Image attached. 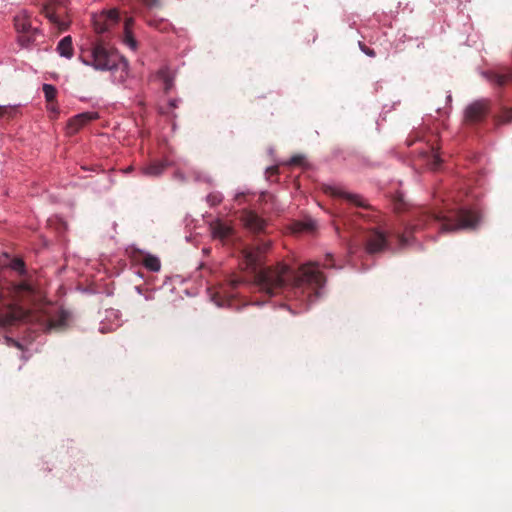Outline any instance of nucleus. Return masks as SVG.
I'll list each match as a JSON object with an SVG mask.
<instances>
[{
    "mask_svg": "<svg viewBox=\"0 0 512 512\" xmlns=\"http://www.w3.org/2000/svg\"><path fill=\"white\" fill-rule=\"evenodd\" d=\"M271 243L270 240L258 239L255 244L245 247L242 251L247 268L255 273L259 290L268 296H273L287 289L302 303L314 302L326 282L325 276L319 270L320 264L308 262L297 270H293L284 263H278L274 267L260 269L265 262V255ZM332 260L333 256L327 254L321 267H333Z\"/></svg>",
    "mask_w": 512,
    "mask_h": 512,
    "instance_id": "nucleus-1",
    "label": "nucleus"
},
{
    "mask_svg": "<svg viewBox=\"0 0 512 512\" xmlns=\"http://www.w3.org/2000/svg\"><path fill=\"white\" fill-rule=\"evenodd\" d=\"M416 224L408 225L404 233L396 234V239L400 247L409 244L408 234L417 229L435 225L441 232H451L463 228H474L478 223V216L474 212L465 209H459L451 215H445L441 211H431L427 208H420L414 215Z\"/></svg>",
    "mask_w": 512,
    "mask_h": 512,
    "instance_id": "nucleus-2",
    "label": "nucleus"
},
{
    "mask_svg": "<svg viewBox=\"0 0 512 512\" xmlns=\"http://www.w3.org/2000/svg\"><path fill=\"white\" fill-rule=\"evenodd\" d=\"M79 59L85 64L94 67L96 70L113 71L121 69L125 71L128 61L118 54L117 51L106 47L102 42H97L88 49H83Z\"/></svg>",
    "mask_w": 512,
    "mask_h": 512,
    "instance_id": "nucleus-3",
    "label": "nucleus"
},
{
    "mask_svg": "<svg viewBox=\"0 0 512 512\" xmlns=\"http://www.w3.org/2000/svg\"><path fill=\"white\" fill-rule=\"evenodd\" d=\"M70 313L64 309L47 307L37 314V321L46 332L63 331L68 327Z\"/></svg>",
    "mask_w": 512,
    "mask_h": 512,
    "instance_id": "nucleus-4",
    "label": "nucleus"
},
{
    "mask_svg": "<svg viewBox=\"0 0 512 512\" xmlns=\"http://www.w3.org/2000/svg\"><path fill=\"white\" fill-rule=\"evenodd\" d=\"M364 244L368 254L382 253L389 247L388 236L378 228H370L365 233Z\"/></svg>",
    "mask_w": 512,
    "mask_h": 512,
    "instance_id": "nucleus-5",
    "label": "nucleus"
},
{
    "mask_svg": "<svg viewBox=\"0 0 512 512\" xmlns=\"http://www.w3.org/2000/svg\"><path fill=\"white\" fill-rule=\"evenodd\" d=\"M491 110V101L489 99H480L469 104L464 112L465 122L476 124L482 122Z\"/></svg>",
    "mask_w": 512,
    "mask_h": 512,
    "instance_id": "nucleus-6",
    "label": "nucleus"
},
{
    "mask_svg": "<svg viewBox=\"0 0 512 512\" xmlns=\"http://www.w3.org/2000/svg\"><path fill=\"white\" fill-rule=\"evenodd\" d=\"M120 20L119 12L117 9L103 11L98 15L93 16V26L97 34L109 33L118 25Z\"/></svg>",
    "mask_w": 512,
    "mask_h": 512,
    "instance_id": "nucleus-7",
    "label": "nucleus"
},
{
    "mask_svg": "<svg viewBox=\"0 0 512 512\" xmlns=\"http://www.w3.org/2000/svg\"><path fill=\"white\" fill-rule=\"evenodd\" d=\"M10 294L17 302L29 304L37 299L35 287L27 280L18 283H10Z\"/></svg>",
    "mask_w": 512,
    "mask_h": 512,
    "instance_id": "nucleus-8",
    "label": "nucleus"
},
{
    "mask_svg": "<svg viewBox=\"0 0 512 512\" xmlns=\"http://www.w3.org/2000/svg\"><path fill=\"white\" fill-rule=\"evenodd\" d=\"M28 318V311L18 305H10L0 311V326H9Z\"/></svg>",
    "mask_w": 512,
    "mask_h": 512,
    "instance_id": "nucleus-9",
    "label": "nucleus"
},
{
    "mask_svg": "<svg viewBox=\"0 0 512 512\" xmlns=\"http://www.w3.org/2000/svg\"><path fill=\"white\" fill-rule=\"evenodd\" d=\"M241 220L244 226L253 233L265 231L266 221L253 211H244Z\"/></svg>",
    "mask_w": 512,
    "mask_h": 512,
    "instance_id": "nucleus-10",
    "label": "nucleus"
},
{
    "mask_svg": "<svg viewBox=\"0 0 512 512\" xmlns=\"http://www.w3.org/2000/svg\"><path fill=\"white\" fill-rule=\"evenodd\" d=\"M99 115L97 112H83L80 113L71 119H69L67 124V129L70 134L77 133L83 126L87 123L98 119Z\"/></svg>",
    "mask_w": 512,
    "mask_h": 512,
    "instance_id": "nucleus-11",
    "label": "nucleus"
},
{
    "mask_svg": "<svg viewBox=\"0 0 512 512\" xmlns=\"http://www.w3.org/2000/svg\"><path fill=\"white\" fill-rule=\"evenodd\" d=\"M327 194H330L334 197H340L346 199L348 202L363 208H369V206L363 201L362 197L358 194H352L334 187H327L325 189Z\"/></svg>",
    "mask_w": 512,
    "mask_h": 512,
    "instance_id": "nucleus-12",
    "label": "nucleus"
},
{
    "mask_svg": "<svg viewBox=\"0 0 512 512\" xmlns=\"http://www.w3.org/2000/svg\"><path fill=\"white\" fill-rule=\"evenodd\" d=\"M210 228H211L213 237L218 238L221 241L227 240L233 234V228L229 224H227L221 220H217V221L213 222L210 225Z\"/></svg>",
    "mask_w": 512,
    "mask_h": 512,
    "instance_id": "nucleus-13",
    "label": "nucleus"
},
{
    "mask_svg": "<svg viewBox=\"0 0 512 512\" xmlns=\"http://www.w3.org/2000/svg\"><path fill=\"white\" fill-rule=\"evenodd\" d=\"M14 27L18 34L28 33L35 29L32 27L30 17L25 11L20 12L14 17Z\"/></svg>",
    "mask_w": 512,
    "mask_h": 512,
    "instance_id": "nucleus-14",
    "label": "nucleus"
},
{
    "mask_svg": "<svg viewBox=\"0 0 512 512\" xmlns=\"http://www.w3.org/2000/svg\"><path fill=\"white\" fill-rule=\"evenodd\" d=\"M42 13L53 25L58 28L59 31H64L68 28V22L62 19L61 16L57 14L52 7L45 6Z\"/></svg>",
    "mask_w": 512,
    "mask_h": 512,
    "instance_id": "nucleus-15",
    "label": "nucleus"
},
{
    "mask_svg": "<svg viewBox=\"0 0 512 512\" xmlns=\"http://www.w3.org/2000/svg\"><path fill=\"white\" fill-rule=\"evenodd\" d=\"M134 25V19L132 17L126 18L124 22V36H123V42L132 50H135L137 48V41L135 40L133 33H132V27Z\"/></svg>",
    "mask_w": 512,
    "mask_h": 512,
    "instance_id": "nucleus-16",
    "label": "nucleus"
},
{
    "mask_svg": "<svg viewBox=\"0 0 512 512\" xmlns=\"http://www.w3.org/2000/svg\"><path fill=\"white\" fill-rule=\"evenodd\" d=\"M57 52L66 58L73 56V45L71 36H66L61 39L57 45Z\"/></svg>",
    "mask_w": 512,
    "mask_h": 512,
    "instance_id": "nucleus-17",
    "label": "nucleus"
},
{
    "mask_svg": "<svg viewBox=\"0 0 512 512\" xmlns=\"http://www.w3.org/2000/svg\"><path fill=\"white\" fill-rule=\"evenodd\" d=\"M493 122L496 127L511 123L512 108L502 107L500 112L493 116Z\"/></svg>",
    "mask_w": 512,
    "mask_h": 512,
    "instance_id": "nucleus-18",
    "label": "nucleus"
},
{
    "mask_svg": "<svg viewBox=\"0 0 512 512\" xmlns=\"http://www.w3.org/2000/svg\"><path fill=\"white\" fill-rule=\"evenodd\" d=\"M38 34H39V30L37 28L31 30L28 33H20V34H18V43H19V45L21 47H23V48L30 47L36 41V37H37Z\"/></svg>",
    "mask_w": 512,
    "mask_h": 512,
    "instance_id": "nucleus-19",
    "label": "nucleus"
},
{
    "mask_svg": "<svg viewBox=\"0 0 512 512\" xmlns=\"http://www.w3.org/2000/svg\"><path fill=\"white\" fill-rule=\"evenodd\" d=\"M337 217L338 221L345 227L352 228L354 223H356V219L364 217V215L360 213H341Z\"/></svg>",
    "mask_w": 512,
    "mask_h": 512,
    "instance_id": "nucleus-20",
    "label": "nucleus"
},
{
    "mask_svg": "<svg viewBox=\"0 0 512 512\" xmlns=\"http://www.w3.org/2000/svg\"><path fill=\"white\" fill-rule=\"evenodd\" d=\"M166 165L162 162H154L143 168V173L148 176H159L165 170Z\"/></svg>",
    "mask_w": 512,
    "mask_h": 512,
    "instance_id": "nucleus-21",
    "label": "nucleus"
},
{
    "mask_svg": "<svg viewBox=\"0 0 512 512\" xmlns=\"http://www.w3.org/2000/svg\"><path fill=\"white\" fill-rule=\"evenodd\" d=\"M143 265L146 269L152 272H158L161 269L159 258L149 254L144 257Z\"/></svg>",
    "mask_w": 512,
    "mask_h": 512,
    "instance_id": "nucleus-22",
    "label": "nucleus"
},
{
    "mask_svg": "<svg viewBox=\"0 0 512 512\" xmlns=\"http://www.w3.org/2000/svg\"><path fill=\"white\" fill-rule=\"evenodd\" d=\"M145 20L149 26L154 27L160 31H166L170 26V24L164 19H156L148 15L145 16Z\"/></svg>",
    "mask_w": 512,
    "mask_h": 512,
    "instance_id": "nucleus-23",
    "label": "nucleus"
},
{
    "mask_svg": "<svg viewBox=\"0 0 512 512\" xmlns=\"http://www.w3.org/2000/svg\"><path fill=\"white\" fill-rule=\"evenodd\" d=\"M42 89H43V93H44L46 101L50 105H53L56 100L57 89L51 84H44Z\"/></svg>",
    "mask_w": 512,
    "mask_h": 512,
    "instance_id": "nucleus-24",
    "label": "nucleus"
},
{
    "mask_svg": "<svg viewBox=\"0 0 512 512\" xmlns=\"http://www.w3.org/2000/svg\"><path fill=\"white\" fill-rule=\"evenodd\" d=\"M490 81L493 84L502 87L505 86L510 81H512V74H493L490 77Z\"/></svg>",
    "mask_w": 512,
    "mask_h": 512,
    "instance_id": "nucleus-25",
    "label": "nucleus"
},
{
    "mask_svg": "<svg viewBox=\"0 0 512 512\" xmlns=\"http://www.w3.org/2000/svg\"><path fill=\"white\" fill-rule=\"evenodd\" d=\"M158 75L160 79L164 82V89L168 92L173 86V79L167 68H162L159 70Z\"/></svg>",
    "mask_w": 512,
    "mask_h": 512,
    "instance_id": "nucleus-26",
    "label": "nucleus"
},
{
    "mask_svg": "<svg viewBox=\"0 0 512 512\" xmlns=\"http://www.w3.org/2000/svg\"><path fill=\"white\" fill-rule=\"evenodd\" d=\"M240 284H241V281L239 279L229 280L227 287L223 288V291H222L224 296L228 297V298L234 297L233 290H235Z\"/></svg>",
    "mask_w": 512,
    "mask_h": 512,
    "instance_id": "nucleus-27",
    "label": "nucleus"
},
{
    "mask_svg": "<svg viewBox=\"0 0 512 512\" xmlns=\"http://www.w3.org/2000/svg\"><path fill=\"white\" fill-rule=\"evenodd\" d=\"M8 267H10L14 271H17L20 275H23L25 273V263L21 259H10Z\"/></svg>",
    "mask_w": 512,
    "mask_h": 512,
    "instance_id": "nucleus-28",
    "label": "nucleus"
},
{
    "mask_svg": "<svg viewBox=\"0 0 512 512\" xmlns=\"http://www.w3.org/2000/svg\"><path fill=\"white\" fill-rule=\"evenodd\" d=\"M223 200V197L221 194L219 193H210L208 196H207V202L211 205V206H216V205H219Z\"/></svg>",
    "mask_w": 512,
    "mask_h": 512,
    "instance_id": "nucleus-29",
    "label": "nucleus"
},
{
    "mask_svg": "<svg viewBox=\"0 0 512 512\" xmlns=\"http://www.w3.org/2000/svg\"><path fill=\"white\" fill-rule=\"evenodd\" d=\"M12 113H13V108L0 105V118L11 117Z\"/></svg>",
    "mask_w": 512,
    "mask_h": 512,
    "instance_id": "nucleus-30",
    "label": "nucleus"
},
{
    "mask_svg": "<svg viewBox=\"0 0 512 512\" xmlns=\"http://www.w3.org/2000/svg\"><path fill=\"white\" fill-rule=\"evenodd\" d=\"M10 263V257L8 254L4 253L0 255V270L4 268H8V265Z\"/></svg>",
    "mask_w": 512,
    "mask_h": 512,
    "instance_id": "nucleus-31",
    "label": "nucleus"
},
{
    "mask_svg": "<svg viewBox=\"0 0 512 512\" xmlns=\"http://www.w3.org/2000/svg\"><path fill=\"white\" fill-rule=\"evenodd\" d=\"M440 164H441V159H440L439 155L437 153L433 152L431 168L437 169L440 166Z\"/></svg>",
    "mask_w": 512,
    "mask_h": 512,
    "instance_id": "nucleus-32",
    "label": "nucleus"
},
{
    "mask_svg": "<svg viewBox=\"0 0 512 512\" xmlns=\"http://www.w3.org/2000/svg\"><path fill=\"white\" fill-rule=\"evenodd\" d=\"M147 8L160 6V0H140Z\"/></svg>",
    "mask_w": 512,
    "mask_h": 512,
    "instance_id": "nucleus-33",
    "label": "nucleus"
},
{
    "mask_svg": "<svg viewBox=\"0 0 512 512\" xmlns=\"http://www.w3.org/2000/svg\"><path fill=\"white\" fill-rule=\"evenodd\" d=\"M304 160H305V159H304V157H303V156H301V155H295V156H293V157L290 159V162H289V163H290L291 165H298V166H300V165H302V164L304 163Z\"/></svg>",
    "mask_w": 512,
    "mask_h": 512,
    "instance_id": "nucleus-34",
    "label": "nucleus"
},
{
    "mask_svg": "<svg viewBox=\"0 0 512 512\" xmlns=\"http://www.w3.org/2000/svg\"><path fill=\"white\" fill-rule=\"evenodd\" d=\"M129 68V66L127 67ZM113 71H120V75L118 77V81L119 82H123L125 81V79L127 78L128 76V69H126L125 71L121 70V69H114Z\"/></svg>",
    "mask_w": 512,
    "mask_h": 512,
    "instance_id": "nucleus-35",
    "label": "nucleus"
},
{
    "mask_svg": "<svg viewBox=\"0 0 512 512\" xmlns=\"http://www.w3.org/2000/svg\"><path fill=\"white\" fill-rule=\"evenodd\" d=\"M266 174L268 177L274 176L278 174V167L277 166H271L266 169Z\"/></svg>",
    "mask_w": 512,
    "mask_h": 512,
    "instance_id": "nucleus-36",
    "label": "nucleus"
},
{
    "mask_svg": "<svg viewBox=\"0 0 512 512\" xmlns=\"http://www.w3.org/2000/svg\"><path fill=\"white\" fill-rule=\"evenodd\" d=\"M361 49H362V51H363L366 55H368V56H370V57H374V56L376 55V54H375V51H374L373 49L368 48V47H366L365 45H363V46L361 45Z\"/></svg>",
    "mask_w": 512,
    "mask_h": 512,
    "instance_id": "nucleus-37",
    "label": "nucleus"
},
{
    "mask_svg": "<svg viewBox=\"0 0 512 512\" xmlns=\"http://www.w3.org/2000/svg\"><path fill=\"white\" fill-rule=\"evenodd\" d=\"M6 342H7L8 345H12V346L17 347L19 349H22V345L18 341H16V340H13L11 338H6Z\"/></svg>",
    "mask_w": 512,
    "mask_h": 512,
    "instance_id": "nucleus-38",
    "label": "nucleus"
},
{
    "mask_svg": "<svg viewBox=\"0 0 512 512\" xmlns=\"http://www.w3.org/2000/svg\"><path fill=\"white\" fill-rule=\"evenodd\" d=\"M395 210L398 212L404 210V203H403L402 199H399L395 202Z\"/></svg>",
    "mask_w": 512,
    "mask_h": 512,
    "instance_id": "nucleus-39",
    "label": "nucleus"
},
{
    "mask_svg": "<svg viewBox=\"0 0 512 512\" xmlns=\"http://www.w3.org/2000/svg\"><path fill=\"white\" fill-rule=\"evenodd\" d=\"M408 146H411L413 144V140H407Z\"/></svg>",
    "mask_w": 512,
    "mask_h": 512,
    "instance_id": "nucleus-40",
    "label": "nucleus"
}]
</instances>
